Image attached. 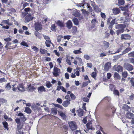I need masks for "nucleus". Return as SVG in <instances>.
<instances>
[{"instance_id":"f257e3e1","label":"nucleus","mask_w":134,"mask_h":134,"mask_svg":"<svg viewBox=\"0 0 134 134\" xmlns=\"http://www.w3.org/2000/svg\"><path fill=\"white\" fill-rule=\"evenodd\" d=\"M16 84H14L12 85V90L14 92H16L17 90L21 92H24L25 91V88L23 83H19L16 87H15Z\"/></svg>"},{"instance_id":"f03ea898","label":"nucleus","mask_w":134,"mask_h":134,"mask_svg":"<svg viewBox=\"0 0 134 134\" xmlns=\"http://www.w3.org/2000/svg\"><path fill=\"white\" fill-rule=\"evenodd\" d=\"M125 27V25L123 24H119L117 25L116 28L118 29L116 31V34L118 35L124 31Z\"/></svg>"},{"instance_id":"7ed1b4c3","label":"nucleus","mask_w":134,"mask_h":134,"mask_svg":"<svg viewBox=\"0 0 134 134\" xmlns=\"http://www.w3.org/2000/svg\"><path fill=\"white\" fill-rule=\"evenodd\" d=\"M75 65L78 64L79 65H81L83 63L82 59L80 57L77 56L75 58L74 62H73Z\"/></svg>"},{"instance_id":"20e7f679","label":"nucleus","mask_w":134,"mask_h":134,"mask_svg":"<svg viewBox=\"0 0 134 134\" xmlns=\"http://www.w3.org/2000/svg\"><path fill=\"white\" fill-rule=\"evenodd\" d=\"M68 124L70 128L72 130H74L76 129L77 126L75 122L70 121L69 122Z\"/></svg>"},{"instance_id":"39448f33","label":"nucleus","mask_w":134,"mask_h":134,"mask_svg":"<svg viewBox=\"0 0 134 134\" xmlns=\"http://www.w3.org/2000/svg\"><path fill=\"white\" fill-rule=\"evenodd\" d=\"M124 67L129 71H131L133 69V67L132 65L129 63H125L124 64Z\"/></svg>"},{"instance_id":"423d86ee","label":"nucleus","mask_w":134,"mask_h":134,"mask_svg":"<svg viewBox=\"0 0 134 134\" xmlns=\"http://www.w3.org/2000/svg\"><path fill=\"white\" fill-rule=\"evenodd\" d=\"M35 26V29L37 31H39L42 29V25L39 22H37L36 23Z\"/></svg>"},{"instance_id":"0eeeda50","label":"nucleus","mask_w":134,"mask_h":134,"mask_svg":"<svg viewBox=\"0 0 134 134\" xmlns=\"http://www.w3.org/2000/svg\"><path fill=\"white\" fill-rule=\"evenodd\" d=\"M111 63L108 62L106 63L104 67V70L106 71H108L111 68Z\"/></svg>"},{"instance_id":"6e6552de","label":"nucleus","mask_w":134,"mask_h":134,"mask_svg":"<svg viewBox=\"0 0 134 134\" xmlns=\"http://www.w3.org/2000/svg\"><path fill=\"white\" fill-rule=\"evenodd\" d=\"M54 72H53L54 75L55 76H59V73H60V70L57 67H54Z\"/></svg>"},{"instance_id":"1a4fd4ad","label":"nucleus","mask_w":134,"mask_h":134,"mask_svg":"<svg viewBox=\"0 0 134 134\" xmlns=\"http://www.w3.org/2000/svg\"><path fill=\"white\" fill-rule=\"evenodd\" d=\"M33 17L31 16V15L28 14L26 15L25 18V20L26 22H28L31 20H32Z\"/></svg>"},{"instance_id":"9d476101","label":"nucleus","mask_w":134,"mask_h":134,"mask_svg":"<svg viewBox=\"0 0 134 134\" xmlns=\"http://www.w3.org/2000/svg\"><path fill=\"white\" fill-rule=\"evenodd\" d=\"M58 114L61 116L62 118L64 120H66L67 118V116L65 113L61 111H58Z\"/></svg>"},{"instance_id":"9b49d317","label":"nucleus","mask_w":134,"mask_h":134,"mask_svg":"<svg viewBox=\"0 0 134 134\" xmlns=\"http://www.w3.org/2000/svg\"><path fill=\"white\" fill-rule=\"evenodd\" d=\"M126 117L129 119H131L134 118V115L132 113L127 112L126 114Z\"/></svg>"},{"instance_id":"f8f14e48","label":"nucleus","mask_w":134,"mask_h":134,"mask_svg":"<svg viewBox=\"0 0 134 134\" xmlns=\"http://www.w3.org/2000/svg\"><path fill=\"white\" fill-rule=\"evenodd\" d=\"M131 38L130 36L128 34H122L121 35V39H129Z\"/></svg>"},{"instance_id":"ddd939ff","label":"nucleus","mask_w":134,"mask_h":134,"mask_svg":"<svg viewBox=\"0 0 134 134\" xmlns=\"http://www.w3.org/2000/svg\"><path fill=\"white\" fill-rule=\"evenodd\" d=\"M70 100H66L63 102L62 103V105L65 107H68L70 103Z\"/></svg>"},{"instance_id":"4468645a","label":"nucleus","mask_w":134,"mask_h":134,"mask_svg":"<svg viewBox=\"0 0 134 134\" xmlns=\"http://www.w3.org/2000/svg\"><path fill=\"white\" fill-rule=\"evenodd\" d=\"M37 90L39 93H41L42 92L46 91L45 88L43 86L38 87L37 88Z\"/></svg>"},{"instance_id":"2eb2a0df","label":"nucleus","mask_w":134,"mask_h":134,"mask_svg":"<svg viewBox=\"0 0 134 134\" xmlns=\"http://www.w3.org/2000/svg\"><path fill=\"white\" fill-rule=\"evenodd\" d=\"M113 13L114 14H118L120 12V9L116 8L113 9Z\"/></svg>"},{"instance_id":"dca6fc26","label":"nucleus","mask_w":134,"mask_h":134,"mask_svg":"<svg viewBox=\"0 0 134 134\" xmlns=\"http://www.w3.org/2000/svg\"><path fill=\"white\" fill-rule=\"evenodd\" d=\"M77 114L79 116H81L83 115V111L81 109H80L77 110Z\"/></svg>"},{"instance_id":"f3484780","label":"nucleus","mask_w":134,"mask_h":134,"mask_svg":"<svg viewBox=\"0 0 134 134\" xmlns=\"http://www.w3.org/2000/svg\"><path fill=\"white\" fill-rule=\"evenodd\" d=\"M92 6L93 7L94 9L95 12H101V9L99 8L96 5H94Z\"/></svg>"},{"instance_id":"a211bd4d","label":"nucleus","mask_w":134,"mask_h":134,"mask_svg":"<svg viewBox=\"0 0 134 134\" xmlns=\"http://www.w3.org/2000/svg\"><path fill=\"white\" fill-rule=\"evenodd\" d=\"M36 88L32 86L31 85H29L28 87L27 90L29 91L32 92L35 90Z\"/></svg>"},{"instance_id":"6ab92c4d","label":"nucleus","mask_w":134,"mask_h":134,"mask_svg":"<svg viewBox=\"0 0 134 134\" xmlns=\"http://www.w3.org/2000/svg\"><path fill=\"white\" fill-rule=\"evenodd\" d=\"M131 48L130 47L126 48L123 52H122V55L126 53H127L129 52L131 50Z\"/></svg>"},{"instance_id":"aec40b11","label":"nucleus","mask_w":134,"mask_h":134,"mask_svg":"<svg viewBox=\"0 0 134 134\" xmlns=\"http://www.w3.org/2000/svg\"><path fill=\"white\" fill-rule=\"evenodd\" d=\"M67 27L69 29H70L72 26V23L70 20H69L66 24Z\"/></svg>"},{"instance_id":"412c9836","label":"nucleus","mask_w":134,"mask_h":134,"mask_svg":"<svg viewBox=\"0 0 134 134\" xmlns=\"http://www.w3.org/2000/svg\"><path fill=\"white\" fill-rule=\"evenodd\" d=\"M116 71L118 72H121L122 71L123 68L120 65H119L116 68Z\"/></svg>"},{"instance_id":"4be33fe9","label":"nucleus","mask_w":134,"mask_h":134,"mask_svg":"<svg viewBox=\"0 0 134 134\" xmlns=\"http://www.w3.org/2000/svg\"><path fill=\"white\" fill-rule=\"evenodd\" d=\"M72 15L76 17L80 16V14L76 10H74L73 12Z\"/></svg>"},{"instance_id":"5701e85b","label":"nucleus","mask_w":134,"mask_h":134,"mask_svg":"<svg viewBox=\"0 0 134 134\" xmlns=\"http://www.w3.org/2000/svg\"><path fill=\"white\" fill-rule=\"evenodd\" d=\"M51 114L55 115L57 114V110L56 108L55 107L52 108L51 109Z\"/></svg>"},{"instance_id":"b1692460","label":"nucleus","mask_w":134,"mask_h":134,"mask_svg":"<svg viewBox=\"0 0 134 134\" xmlns=\"http://www.w3.org/2000/svg\"><path fill=\"white\" fill-rule=\"evenodd\" d=\"M103 44L104 47L105 49H107L108 48L109 46V42H107L105 41L103 42Z\"/></svg>"},{"instance_id":"393cba45","label":"nucleus","mask_w":134,"mask_h":134,"mask_svg":"<svg viewBox=\"0 0 134 134\" xmlns=\"http://www.w3.org/2000/svg\"><path fill=\"white\" fill-rule=\"evenodd\" d=\"M72 21L75 25H79V21L78 19L77 18H74L72 19Z\"/></svg>"},{"instance_id":"a878e982","label":"nucleus","mask_w":134,"mask_h":134,"mask_svg":"<svg viewBox=\"0 0 134 134\" xmlns=\"http://www.w3.org/2000/svg\"><path fill=\"white\" fill-rule=\"evenodd\" d=\"M9 19H8L7 20H3L2 22V23L6 24L9 25H12V24L9 23Z\"/></svg>"},{"instance_id":"bb28decb","label":"nucleus","mask_w":134,"mask_h":134,"mask_svg":"<svg viewBox=\"0 0 134 134\" xmlns=\"http://www.w3.org/2000/svg\"><path fill=\"white\" fill-rule=\"evenodd\" d=\"M114 77L115 79L119 80L121 77L119 75L117 72H115L114 74Z\"/></svg>"},{"instance_id":"cd10ccee","label":"nucleus","mask_w":134,"mask_h":134,"mask_svg":"<svg viewBox=\"0 0 134 134\" xmlns=\"http://www.w3.org/2000/svg\"><path fill=\"white\" fill-rule=\"evenodd\" d=\"M12 88V87L9 82L7 83L5 86V89L7 90H9Z\"/></svg>"},{"instance_id":"c85d7f7f","label":"nucleus","mask_w":134,"mask_h":134,"mask_svg":"<svg viewBox=\"0 0 134 134\" xmlns=\"http://www.w3.org/2000/svg\"><path fill=\"white\" fill-rule=\"evenodd\" d=\"M25 111L28 114H30L31 113V110L30 108L26 107L25 108Z\"/></svg>"},{"instance_id":"c756f323","label":"nucleus","mask_w":134,"mask_h":134,"mask_svg":"<svg viewBox=\"0 0 134 134\" xmlns=\"http://www.w3.org/2000/svg\"><path fill=\"white\" fill-rule=\"evenodd\" d=\"M86 6L87 7L88 10L90 12H92V9L89 4L87 3L86 4Z\"/></svg>"},{"instance_id":"7c9ffc66","label":"nucleus","mask_w":134,"mask_h":134,"mask_svg":"<svg viewBox=\"0 0 134 134\" xmlns=\"http://www.w3.org/2000/svg\"><path fill=\"white\" fill-rule=\"evenodd\" d=\"M86 126L88 129H93V128L92 127V126L90 122L86 124Z\"/></svg>"},{"instance_id":"2f4dec72","label":"nucleus","mask_w":134,"mask_h":134,"mask_svg":"<svg viewBox=\"0 0 134 134\" xmlns=\"http://www.w3.org/2000/svg\"><path fill=\"white\" fill-rule=\"evenodd\" d=\"M51 43V41L49 40H47L45 42L46 46L49 47L50 46V44Z\"/></svg>"},{"instance_id":"473e14b6","label":"nucleus","mask_w":134,"mask_h":134,"mask_svg":"<svg viewBox=\"0 0 134 134\" xmlns=\"http://www.w3.org/2000/svg\"><path fill=\"white\" fill-rule=\"evenodd\" d=\"M81 48H80L78 50H74L73 52L74 53L76 54H78L82 53V52L81 51Z\"/></svg>"},{"instance_id":"72a5a7b5","label":"nucleus","mask_w":134,"mask_h":134,"mask_svg":"<svg viewBox=\"0 0 134 134\" xmlns=\"http://www.w3.org/2000/svg\"><path fill=\"white\" fill-rule=\"evenodd\" d=\"M2 123L4 128L6 129L7 130H8L9 129L8 127V125L7 122H3Z\"/></svg>"},{"instance_id":"f704fd0d","label":"nucleus","mask_w":134,"mask_h":134,"mask_svg":"<svg viewBox=\"0 0 134 134\" xmlns=\"http://www.w3.org/2000/svg\"><path fill=\"white\" fill-rule=\"evenodd\" d=\"M115 19H114L113 20L110 22V24L111 25L109 26V28L110 29V28H111L112 27V25H114L115 24Z\"/></svg>"},{"instance_id":"c9c22d12","label":"nucleus","mask_w":134,"mask_h":134,"mask_svg":"<svg viewBox=\"0 0 134 134\" xmlns=\"http://www.w3.org/2000/svg\"><path fill=\"white\" fill-rule=\"evenodd\" d=\"M122 75L124 78H126L128 75L126 71H124L122 72Z\"/></svg>"},{"instance_id":"e433bc0d","label":"nucleus","mask_w":134,"mask_h":134,"mask_svg":"<svg viewBox=\"0 0 134 134\" xmlns=\"http://www.w3.org/2000/svg\"><path fill=\"white\" fill-rule=\"evenodd\" d=\"M57 24L58 25L61 27H63L64 26L63 23L60 21H57Z\"/></svg>"},{"instance_id":"4c0bfd02","label":"nucleus","mask_w":134,"mask_h":134,"mask_svg":"<svg viewBox=\"0 0 134 134\" xmlns=\"http://www.w3.org/2000/svg\"><path fill=\"white\" fill-rule=\"evenodd\" d=\"M46 86L48 88H50L52 86L50 82L47 81L46 83Z\"/></svg>"},{"instance_id":"58836bf2","label":"nucleus","mask_w":134,"mask_h":134,"mask_svg":"<svg viewBox=\"0 0 134 134\" xmlns=\"http://www.w3.org/2000/svg\"><path fill=\"white\" fill-rule=\"evenodd\" d=\"M71 31L73 33H75L77 31V27L75 26L73 27Z\"/></svg>"},{"instance_id":"ea45409f","label":"nucleus","mask_w":134,"mask_h":134,"mask_svg":"<svg viewBox=\"0 0 134 134\" xmlns=\"http://www.w3.org/2000/svg\"><path fill=\"white\" fill-rule=\"evenodd\" d=\"M91 23H92V24L93 25V26H92V28H93L94 27V25L96 23H97V21H96V20L94 19H93L92 20V21H91Z\"/></svg>"},{"instance_id":"a19ab883","label":"nucleus","mask_w":134,"mask_h":134,"mask_svg":"<svg viewBox=\"0 0 134 134\" xmlns=\"http://www.w3.org/2000/svg\"><path fill=\"white\" fill-rule=\"evenodd\" d=\"M128 55L129 57L134 58V51L129 53L128 54Z\"/></svg>"},{"instance_id":"79ce46f5","label":"nucleus","mask_w":134,"mask_h":134,"mask_svg":"<svg viewBox=\"0 0 134 134\" xmlns=\"http://www.w3.org/2000/svg\"><path fill=\"white\" fill-rule=\"evenodd\" d=\"M125 3V1L124 0H118V3L119 5H123Z\"/></svg>"},{"instance_id":"37998d69","label":"nucleus","mask_w":134,"mask_h":134,"mask_svg":"<svg viewBox=\"0 0 134 134\" xmlns=\"http://www.w3.org/2000/svg\"><path fill=\"white\" fill-rule=\"evenodd\" d=\"M63 38V37L62 35H59L57 37V41L58 42H60L61 41L62 38Z\"/></svg>"},{"instance_id":"c03bdc74","label":"nucleus","mask_w":134,"mask_h":134,"mask_svg":"<svg viewBox=\"0 0 134 134\" xmlns=\"http://www.w3.org/2000/svg\"><path fill=\"white\" fill-rule=\"evenodd\" d=\"M19 118L20 119L21 121L25 122L26 120V119L25 116H24L23 117Z\"/></svg>"},{"instance_id":"a18cd8bd","label":"nucleus","mask_w":134,"mask_h":134,"mask_svg":"<svg viewBox=\"0 0 134 134\" xmlns=\"http://www.w3.org/2000/svg\"><path fill=\"white\" fill-rule=\"evenodd\" d=\"M114 94L115 95H116L118 96H119V93L118 91L117 90H115L113 92Z\"/></svg>"},{"instance_id":"49530a36","label":"nucleus","mask_w":134,"mask_h":134,"mask_svg":"<svg viewBox=\"0 0 134 134\" xmlns=\"http://www.w3.org/2000/svg\"><path fill=\"white\" fill-rule=\"evenodd\" d=\"M7 100L3 98H0V103H3L6 102Z\"/></svg>"},{"instance_id":"de8ad7c7","label":"nucleus","mask_w":134,"mask_h":134,"mask_svg":"<svg viewBox=\"0 0 134 134\" xmlns=\"http://www.w3.org/2000/svg\"><path fill=\"white\" fill-rule=\"evenodd\" d=\"M21 45H23L24 46L27 47H28V45L24 41H23L20 43Z\"/></svg>"},{"instance_id":"09e8293b","label":"nucleus","mask_w":134,"mask_h":134,"mask_svg":"<svg viewBox=\"0 0 134 134\" xmlns=\"http://www.w3.org/2000/svg\"><path fill=\"white\" fill-rule=\"evenodd\" d=\"M32 48L35 52H37L38 51V49L35 46H32Z\"/></svg>"},{"instance_id":"8fccbe9b","label":"nucleus","mask_w":134,"mask_h":134,"mask_svg":"<svg viewBox=\"0 0 134 134\" xmlns=\"http://www.w3.org/2000/svg\"><path fill=\"white\" fill-rule=\"evenodd\" d=\"M125 110L126 111H128L130 108V107L127 105H125L124 107Z\"/></svg>"},{"instance_id":"3c124183","label":"nucleus","mask_w":134,"mask_h":134,"mask_svg":"<svg viewBox=\"0 0 134 134\" xmlns=\"http://www.w3.org/2000/svg\"><path fill=\"white\" fill-rule=\"evenodd\" d=\"M96 72H93L91 74V76L92 77L94 78L96 77Z\"/></svg>"},{"instance_id":"603ef678","label":"nucleus","mask_w":134,"mask_h":134,"mask_svg":"<svg viewBox=\"0 0 134 134\" xmlns=\"http://www.w3.org/2000/svg\"><path fill=\"white\" fill-rule=\"evenodd\" d=\"M70 96L71 99L73 100H75L76 98L75 96L73 93L70 94Z\"/></svg>"},{"instance_id":"864d4df0","label":"nucleus","mask_w":134,"mask_h":134,"mask_svg":"<svg viewBox=\"0 0 134 134\" xmlns=\"http://www.w3.org/2000/svg\"><path fill=\"white\" fill-rule=\"evenodd\" d=\"M15 121L17 124H20L21 121L20 119L19 118H18L16 119H15Z\"/></svg>"},{"instance_id":"5fc2aeb1","label":"nucleus","mask_w":134,"mask_h":134,"mask_svg":"<svg viewBox=\"0 0 134 134\" xmlns=\"http://www.w3.org/2000/svg\"><path fill=\"white\" fill-rule=\"evenodd\" d=\"M100 15L101 17L104 19H105L106 18V15L105 13L101 12L100 13Z\"/></svg>"},{"instance_id":"6e6d98bb","label":"nucleus","mask_w":134,"mask_h":134,"mask_svg":"<svg viewBox=\"0 0 134 134\" xmlns=\"http://www.w3.org/2000/svg\"><path fill=\"white\" fill-rule=\"evenodd\" d=\"M4 40L7 42H9L11 41V39L9 37H8L4 38Z\"/></svg>"},{"instance_id":"4d7b16f0","label":"nucleus","mask_w":134,"mask_h":134,"mask_svg":"<svg viewBox=\"0 0 134 134\" xmlns=\"http://www.w3.org/2000/svg\"><path fill=\"white\" fill-rule=\"evenodd\" d=\"M70 37L71 36L70 35L65 36H64V38L65 39H67L69 40L70 39Z\"/></svg>"},{"instance_id":"13d9d810","label":"nucleus","mask_w":134,"mask_h":134,"mask_svg":"<svg viewBox=\"0 0 134 134\" xmlns=\"http://www.w3.org/2000/svg\"><path fill=\"white\" fill-rule=\"evenodd\" d=\"M40 52L42 54H44L47 52V50L45 49H41L40 50Z\"/></svg>"},{"instance_id":"bf43d9fd","label":"nucleus","mask_w":134,"mask_h":134,"mask_svg":"<svg viewBox=\"0 0 134 134\" xmlns=\"http://www.w3.org/2000/svg\"><path fill=\"white\" fill-rule=\"evenodd\" d=\"M81 11H82V13L84 14H88L89 12H88L86 11L84 9H82Z\"/></svg>"},{"instance_id":"052dcab7","label":"nucleus","mask_w":134,"mask_h":134,"mask_svg":"<svg viewBox=\"0 0 134 134\" xmlns=\"http://www.w3.org/2000/svg\"><path fill=\"white\" fill-rule=\"evenodd\" d=\"M57 101L58 102V103L61 104L63 102L62 100L60 98H58L57 99Z\"/></svg>"},{"instance_id":"680f3d73","label":"nucleus","mask_w":134,"mask_h":134,"mask_svg":"<svg viewBox=\"0 0 134 134\" xmlns=\"http://www.w3.org/2000/svg\"><path fill=\"white\" fill-rule=\"evenodd\" d=\"M4 118L6 119V120H7V119H8L10 120L11 121L12 119L10 118H8V116L6 115H4Z\"/></svg>"},{"instance_id":"e2e57ef3","label":"nucleus","mask_w":134,"mask_h":134,"mask_svg":"<svg viewBox=\"0 0 134 134\" xmlns=\"http://www.w3.org/2000/svg\"><path fill=\"white\" fill-rule=\"evenodd\" d=\"M84 57L87 60H88L90 59V56L87 55H85L84 56Z\"/></svg>"},{"instance_id":"0e129e2a","label":"nucleus","mask_w":134,"mask_h":134,"mask_svg":"<svg viewBox=\"0 0 134 134\" xmlns=\"http://www.w3.org/2000/svg\"><path fill=\"white\" fill-rule=\"evenodd\" d=\"M66 61V62L69 65H71V61L70 60L67 58Z\"/></svg>"},{"instance_id":"69168bd1","label":"nucleus","mask_w":134,"mask_h":134,"mask_svg":"<svg viewBox=\"0 0 134 134\" xmlns=\"http://www.w3.org/2000/svg\"><path fill=\"white\" fill-rule=\"evenodd\" d=\"M89 99H88L87 97H84L83 98V100L85 102H87L89 101Z\"/></svg>"},{"instance_id":"338daca9","label":"nucleus","mask_w":134,"mask_h":134,"mask_svg":"<svg viewBox=\"0 0 134 134\" xmlns=\"http://www.w3.org/2000/svg\"><path fill=\"white\" fill-rule=\"evenodd\" d=\"M106 53H102L100 55V57H105L106 56Z\"/></svg>"},{"instance_id":"774afa93","label":"nucleus","mask_w":134,"mask_h":134,"mask_svg":"<svg viewBox=\"0 0 134 134\" xmlns=\"http://www.w3.org/2000/svg\"><path fill=\"white\" fill-rule=\"evenodd\" d=\"M133 79L132 78L130 81L131 82L132 86L134 87V81H133Z\"/></svg>"}]
</instances>
